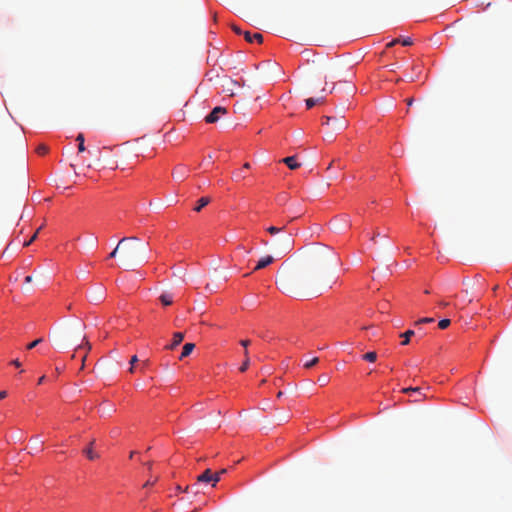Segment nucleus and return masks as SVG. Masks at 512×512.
<instances>
[{
  "label": "nucleus",
  "mask_w": 512,
  "mask_h": 512,
  "mask_svg": "<svg viewBox=\"0 0 512 512\" xmlns=\"http://www.w3.org/2000/svg\"><path fill=\"white\" fill-rule=\"evenodd\" d=\"M308 272L288 273L280 272L276 277V284L282 291L288 294L299 295L302 289L311 284Z\"/></svg>",
  "instance_id": "nucleus-1"
},
{
  "label": "nucleus",
  "mask_w": 512,
  "mask_h": 512,
  "mask_svg": "<svg viewBox=\"0 0 512 512\" xmlns=\"http://www.w3.org/2000/svg\"><path fill=\"white\" fill-rule=\"evenodd\" d=\"M122 249L124 258L127 261H137L146 258L148 246L136 237L122 238L115 249L109 254V258H115L118 251Z\"/></svg>",
  "instance_id": "nucleus-2"
},
{
  "label": "nucleus",
  "mask_w": 512,
  "mask_h": 512,
  "mask_svg": "<svg viewBox=\"0 0 512 512\" xmlns=\"http://www.w3.org/2000/svg\"><path fill=\"white\" fill-rule=\"evenodd\" d=\"M267 232L274 236L273 245L281 252V254H288L293 247L292 233L286 230V225L283 226H269Z\"/></svg>",
  "instance_id": "nucleus-3"
},
{
  "label": "nucleus",
  "mask_w": 512,
  "mask_h": 512,
  "mask_svg": "<svg viewBox=\"0 0 512 512\" xmlns=\"http://www.w3.org/2000/svg\"><path fill=\"white\" fill-rule=\"evenodd\" d=\"M334 258V253L327 246L316 245L311 247L306 254V262L310 267L323 266Z\"/></svg>",
  "instance_id": "nucleus-4"
},
{
  "label": "nucleus",
  "mask_w": 512,
  "mask_h": 512,
  "mask_svg": "<svg viewBox=\"0 0 512 512\" xmlns=\"http://www.w3.org/2000/svg\"><path fill=\"white\" fill-rule=\"evenodd\" d=\"M219 85L223 93H226L230 97L235 96L236 90L241 88L244 84L232 79L227 75L221 77L218 76Z\"/></svg>",
  "instance_id": "nucleus-5"
},
{
  "label": "nucleus",
  "mask_w": 512,
  "mask_h": 512,
  "mask_svg": "<svg viewBox=\"0 0 512 512\" xmlns=\"http://www.w3.org/2000/svg\"><path fill=\"white\" fill-rule=\"evenodd\" d=\"M84 328H85V325L81 322H78L74 328V333H75V336L79 339H81V341L83 342L82 344H79L75 351L78 352L80 351L81 349H85L86 352L84 353V355L82 356V369L84 367V362L86 360V357H87V353L91 350V344L86 340V336L85 334L83 333L84 331Z\"/></svg>",
  "instance_id": "nucleus-6"
},
{
  "label": "nucleus",
  "mask_w": 512,
  "mask_h": 512,
  "mask_svg": "<svg viewBox=\"0 0 512 512\" xmlns=\"http://www.w3.org/2000/svg\"><path fill=\"white\" fill-rule=\"evenodd\" d=\"M331 122H337V125L334 128V131L345 129L348 126V122L344 119V117H339V118L330 117V116L323 117L322 124L331 125Z\"/></svg>",
  "instance_id": "nucleus-7"
},
{
  "label": "nucleus",
  "mask_w": 512,
  "mask_h": 512,
  "mask_svg": "<svg viewBox=\"0 0 512 512\" xmlns=\"http://www.w3.org/2000/svg\"><path fill=\"white\" fill-rule=\"evenodd\" d=\"M226 113V108L217 106L205 117V121L207 123H215L219 120L220 115H224Z\"/></svg>",
  "instance_id": "nucleus-8"
},
{
  "label": "nucleus",
  "mask_w": 512,
  "mask_h": 512,
  "mask_svg": "<svg viewBox=\"0 0 512 512\" xmlns=\"http://www.w3.org/2000/svg\"><path fill=\"white\" fill-rule=\"evenodd\" d=\"M274 262V257L271 255H266L265 257H262L254 267L253 271H258L261 269L266 268L268 265L272 264Z\"/></svg>",
  "instance_id": "nucleus-9"
},
{
  "label": "nucleus",
  "mask_w": 512,
  "mask_h": 512,
  "mask_svg": "<svg viewBox=\"0 0 512 512\" xmlns=\"http://www.w3.org/2000/svg\"><path fill=\"white\" fill-rule=\"evenodd\" d=\"M184 339V334L182 332H175L173 334V340L171 344L165 346V349L172 350L177 347Z\"/></svg>",
  "instance_id": "nucleus-10"
},
{
  "label": "nucleus",
  "mask_w": 512,
  "mask_h": 512,
  "mask_svg": "<svg viewBox=\"0 0 512 512\" xmlns=\"http://www.w3.org/2000/svg\"><path fill=\"white\" fill-rule=\"evenodd\" d=\"M188 175V168L185 166H177L173 171V177L177 180H183Z\"/></svg>",
  "instance_id": "nucleus-11"
},
{
  "label": "nucleus",
  "mask_w": 512,
  "mask_h": 512,
  "mask_svg": "<svg viewBox=\"0 0 512 512\" xmlns=\"http://www.w3.org/2000/svg\"><path fill=\"white\" fill-rule=\"evenodd\" d=\"M402 392L403 393H406V394H418L419 397H417L416 399H414L415 402H419L421 401L422 399L425 398L424 395H422L421 393V388L420 387H407V388H404L402 389Z\"/></svg>",
  "instance_id": "nucleus-12"
},
{
  "label": "nucleus",
  "mask_w": 512,
  "mask_h": 512,
  "mask_svg": "<svg viewBox=\"0 0 512 512\" xmlns=\"http://www.w3.org/2000/svg\"><path fill=\"white\" fill-rule=\"evenodd\" d=\"M245 40L249 43H252L253 41H257L258 43H261L263 41V36L260 33H255L251 35L250 32L246 31L243 33Z\"/></svg>",
  "instance_id": "nucleus-13"
},
{
  "label": "nucleus",
  "mask_w": 512,
  "mask_h": 512,
  "mask_svg": "<svg viewBox=\"0 0 512 512\" xmlns=\"http://www.w3.org/2000/svg\"><path fill=\"white\" fill-rule=\"evenodd\" d=\"M281 162L285 163L292 170L300 167V164L296 161V156L286 157L282 159Z\"/></svg>",
  "instance_id": "nucleus-14"
},
{
  "label": "nucleus",
  "mask_w": 512,
  "mask_h": 512,
  "mask_svg": "<svg viewBox=\"0 0 512 512\" xmlns=\"http://www.w3.org/2000/svg\"><path fill=\"white\" fill-rule=\"evenodd\" d=\"M212 480V471L206 469L202 474L197 477L198 482L209 483Z\"/></svg>",
  "instance_id": "nucleus-15"
},
{
  "label": "nucleus",
  "mask_w": 512,
  "mask_h": 512,
  "mask_svg": "<svg viewBox=\"0 0 512 512\" xmlns=\"http://www.w3.org/2000/svg\"><path fill=\"white\" fill-rule=\"evenodd\" d=\"M194 348H195V344H193V343H186L183 346V350H182V353H181L179 359L182 360L183 358L189 356L192 353Z\"/></svg>",
  "instance_id": "nucleus-16"
},
{
  "label": "nucleus",
  "mask_w": 512,
  "mask_h": 512,
  "mask_svg": "<svg viewBox=\"0 0 512 512\" xmlns=\"http://www.w3.org/2000/svg\"><path fill=\"white\" fill-rule=\"evenodd\" d=\"M159 300L164 306H169L173 303V295L170 293H163L160 295Z\"/></svg>",
  "instance_id": "nucleus-17"
},
{
  "label": "nucleus",
  "mask_w": 512,
  "mask_h": 512,
  "mask_svg": "<svg viewBox=\"0 0 512 512\" xmlns=\"http://www.w3.org/2000/svg\"><path fill=\"white\" fill-rule=\"evenodd\" d=\"M210 202V198L208 197H202L198 200L197 205L195 206L194 210L196 212L201 211L202 208H204L206 205H208Z\"/></svg>",
  "instance_id": "nucleus-18"
},
{
  "label": "nucleus",
  "mask_w": 512,
  "mask_h": 512,
  "mask_svg": "<svg viewBox=\"0 0 512 512\" xmlns=\"http://www.w3.org/2000/svg\"><path fill=\"white\" fill-rule=\"evenodd\" d=\"M244 355H245V359H243V363H242V365L239 368L240 372H245L248 369L249 365H250V359H249V355H248V350L244 351Z\"/></svg>",
  "instance_id": "nucleus-19"
},
{
  "label": "nucleus",
  "mask_w": 512,
  "mask_h": 512,
  "mask_svg": "<svg viewBox=\"0 0 512 512\" xmlns=\"http://www.w3.org/2000/svg\"><path fill=\"white\" fill-rule=\"evenodd\" d=\"M76 141L78 142V151L84 152L86 150L85 145H84V142H85L84 135L82 133H79L76 137Z\"/></svg>",
  "instance_id": "nucleus-20"
},
{
  "label": "nucleus",
  "mask_w": 512,
  "mask_h": 512,
  "mask_svg": "<svg viewBox=\"0 0 512 512\" xmlns=\"http://www.w3.org/2000/svg\"><path fill=\"white\" fill-rule=\"evenodd\" d=\"M93 444H94V440L90 443V446H92ZM84 453L87 456V458L90 460H94L99 457L98 454L93 452L92 447H88L87 449H85Z\"/></svg>",
  "instance_id": "nucleus-21"
},
{
  "label": "nucleus",
  "mask_w": 512,
  "mask_h": 512,
  "mask_svg": "<svg viewBox=\"0 0 512 512\" xmlns=\"http://www.w3.org/2000/svg\"><path fill=\"white\" fill-rule=\"evenodd\" d=\"M323 100V98H308L305 100V103H306V107L307 109H311L312 107H314L317 103L321 102Z\"/></svg>",
  "instance_id": "nucleus-22"
},
{
  "label": "nucleus",
  "mask_w": 512,
  "mask_h": 512,
  "mask_svg": "<svg viewBox=\"0 0 512 512\" xmlns=\"http://www.w3.org/2000/svg\"><path fill=\"white\" fill-rule=\"evenodd\" d=\"M414 335L413 330H407L405 333L401 334V337H404L402 345H407L409 343L410 337Z\"/></svg>",
  "instance_id": "nucleus-23"
},
{
  "label": "nucleus",
  "mask_w": 512,
  "mask_h": 512,
  "mask_svg": "<svg viewBox=\"0 0 512 512\" xmlns=\"http://www.w3.org/2000/svg\"><path fill=\"white\" fill-rule=\"evenodd\" d=\"M363 359L369 362H375L377 359V354L376 352L373 351L367 352L366 354L363 355Z\"/></svg>",
  "instance_id": "nucleus-24"
},
{
  "label": "nucleus",
  "mask_w": 512,
  "mask_h": 512,
  "mask_svg": "<svg viewBox=\"0 0 512 512\" xmlns=\"http://www.w3.org/2000/svg\"><path fill=\"white\" fill-rule=\"evenodd\" d=\"M41 229H42V226H40V227L36 230V232L32 235V237H29V240H28V241H25L23 245H24V246H29L33 241H35V240H36V238H37V235H38V233H39V231H40Z\"/></svg>",
  "instance_id": "nucleus-25"
},
{
  "label": "nucleus",
  "mask_w": 512,
  "mask_h": 512,
  "mask_svg": "<svg viewBox=\"0 0 512 512\" xmlns=\"http://www.w3.org/2000/svg\"><path fill=\"white\" fill-rule=\"evenodd\" d=\"M319 362V358L318 357H314L313 359L307 361L304 363V367L309 369V368H312L313 366H315L317 363Z\"/></svg>",
  "instance_id": "nucleus-26"
},
{
  "label": "nucleus",
  "mask_w": 512,
  "mask_h": 512,
  "mask_svg": "<svg viewBox=\"0 0 512 512\" xmlns=\"http://www.w3.org/2000/svg\"><path fill=\"white\" fill-rule=\"evenodd\" d=\"M36 152L39 154V155H44L48 152V147L44 144H40L37 146L36 148Z\"/></svg>",
  "instance_id": "nucleus-27"
},
{
  "label": "nucleus",
  "mask_w": 512,
  "mask_h": 512,
  "mask_svg": "<svg viewBox=\"0 0 512 512\" xmlns=\"http://www.w3.org/2000/svg\"><path fill=\"white\" fill-rule=\"evenodd\" d=\"M450 323L451 321L449 319H442L439 321L438 326L440 329H446Z\"/></svg>",
  "instance_id": "nucleus-28"
},
{
  "label": "nucleus",
  "mask_w": 512,
  "mask_h": 512,
  "mask_svg": "<svg viewBox=\"0 0 512 512\" xmlns=\"http://www.w3.org/2000/svg\"><path fill=\"white\" fill-rule=\"evenodd\" d=\"M434 322V318L432 317H424V318H421L419 319L416 324H428V323H433Z\"/></svg>",
  "instance_id": "nucleus-29"
},
{
  "label": "nucleus",
  "mask_w": 512,
  "mask_h": 512,
  "mask_svg": "<svg viewBox=\"0 0 512 512\" xmlns=\"http://www.w3.org/2000/svg\"><path fill=\"white\" fill-rule=\"evenodd\" d=\"M318 382L321 384V386H325L329 382V377L323 374L319 376Z\"/></svg>",
  "instance_id": "nucleus-30"
},
{
  "label": "nucleus",
  "mask_w": 512,
  "mask_h": 512,
  "mask_svg": "<svg viewBox=\"0 0 512 512\" xmlns=\"http://www.w3.org/2000/svg\"><path fill=\"white\" fill-rule=\"evenodd\" d=\"M42 341H43V339H42V338L36 339L35 341H33V342H31V343H29V344L27 345V349L31 350V349L35 348V347H36L38 344H40Z\"/></svg>",
  "instance_id": "nucleus-31"
},
{
  "label": "nucleus",
  "mask_w": 512,
  "mask_h": 512,
  "mask_svg": "<svg viewBox=\"0 0 512 512\" xmlns=\"http://www.w3.org/2000/svg\"><path fill=\"white\" fill-rule=\"evenodd\" d=\"M138 361V357L136 355L132 356L131 359H130V364H131V367L129 369V372L133 373L134 372V364Z\"/></svg>",
  "instance_id": "nucleus-32"
},
{
  "label": "nucleus",
  "mask_w": 512,
  "mask_h": 512,
  "mask_svg": "<svg viewBox=\"0 0 512 512\" xmlns=\"http://www.w3.org/2000/svg\"><path fill=\"white\" fill-rule=\"evenodd\" d=\"M233 178L236 180V181H240L241 179H244L245 178V175H243L242 171H237L233 174Z\"/></svg>",
  "instance_id": "nucleus-33"
},
{
  "label": "nucleus",
  "mask_w": 512,
  "mask_h": 512,
  "mask_svg": "<svg viewBox=\"0 0 512 512\" xmlns=\"http://www.w3.org/2000/svg\"><path fill=\"white\" fill-rule=\"evenodd\" d=\"M220 481L219 473H212V486L214 487Z\"/></svg>",
  "instance_id": "nucleus-34"
},
{
  "label": "nucleus",
  "mask_w": 512,
  "mask_h": 512,
  "mask_svg": "<svg viewBox=\"0 0 512 512\" xmlns=\"http://www.w3.org/2000/svg\"><path fill=\"white\" fill-rule=\"evenodd\" d=\"M400 43L403 45V46H410L413 44V41L410 37L408 38H405L403 39L402 41H400Z\"/></svg>",
  "instance_id": "nucleus-35"
},
{
  "label": "nucleus",
  "mask_w": 512,
  "mask_h": 512,
  "mask_svg": "<svg viewBox=\"0 0 512 512\" xmlns=\"http://www.w3.org/2000/svg\"><path fill=\"white\" fill-rule=\"evenodd\" d=\"M232 29L234 30V32H235L236 34H243V33H244V32H242V30H241L238 26H236V25H232Z\"/></svg>",
  "instance_id": "nucleus-36"
},
{
  "label": "nucleus",
  "mask_w": 512,
  "mask_h": 512,
  "mask_svg": "<svg viewBox=\"0 0 512 512\" xmlns=\"http://www.w3.org/2000/svg\"><path fill=\"white\" fill-rule=\"evenodd\" d=\"M397 43H400V39H394V40H392L391 42H389V43L387 44V47H388V48H389V47H392V46L396 45Z\"/></svg>",
  "instance_id": "nucleus-37"
},
{
  "label": "nucleus",
  "mask_w": 512,
  "mask_h": 512,
  "mask_svg": "<svg viewBox=\"0 0 512 512\" xmlns=\"http://www.w3.org/2000/svg\"><path fill=\"white\" fill-rule=\"evenodd\" d=\"M240 344L247 350L248 345L250 344L249 340H241Z\"/></svg>",
  "instance_id": "nucleus-38"
},
{
  "label": "nucleus",
  "mask_w": 512,
  "mask_h": 512,
  "mask_svg": "<svg viewBox=\"0 0 512 512\" xmlns=\"http://www.w3.org/2000/svg\"><path fill=\"white\" fill-rule=\"evenodd\" d=\"M11 364L14 365L15 367H20L21 365L18 359L13 360Z\"/></svg>",
  "instance_id": "nucleus-39"
},
{
  "label": "nucleus",
  "mask_w": 512,
  "mask_h": 512,
  "mask_svg": "<svg viewBox=\"0 0 512 512\" xmlns=\"http://www.w3.org/2000/svg\"><path fill=\"white\" fill-rule=\"evenodd\" d=\"M379 236H381V233H379V232H375V233H374V235L371 237V240H372L373 242H375L376 237H379Z\"/></svg>",
  "instance_id": "nucleus-40"
},
{
  "label": "nucleus",
  "mask_w": 512,
  "mask_h": 512,
  "mask_svg": "<svg viewBox=\"0 0 512 512\" xmlns=\"http://www.w3.org/2000/svg\"><path fill=\"white\" fill-rule=\"evenodd\" d=\"M448 305H449V303H448V302H445V301H440V302H439V306H440V307L445 308V307H447Z\"/></svg>",
  "instance_id": "nucleus-41"
},
{
  "label": "nucleus",
  "mask_w": 512,
  "mask_h": 512,
  "mask_svg": "<svg viewBox=\"0 0 512 512\" xmlns=\"http://www.w3.org/2000/svg\"><path fill=\"white\" fill-rule=\"evenodd\" d=\"M155 482H156V479H155V480H153V481L148 480V481L144 484V487H148V486H150V485H153Z\"/></svg>",
  "instance_id": "nucleus-42"
},
{
  "label": "nucleus",
  "mask_w": 512,
  "mask_h": 512,
  "mask_svg": "<svg viewBox=\"0 0 512 512\" xmlns=\"http://www.w3.org/2000/svg\"><path fill=\"white\" fill-rule=\"evenodd\" d=\"M7 396L6 391H0V400L4 399Z\"/></svg>",
  "instance_id": "nucleus-43"
},
{
  "label": "nucleus",
  "mask_w": 512,
  "mask_h": 512,
  "mask_svg": "<svg viewBox=\"0 0 512 512\" xmlns=\"http://www.w3.org/2000/svg\"><path fill=\"white\" fill-rule=\"evenodd\" d=\"M30 282H32V276H26L25 283H30Z\"/></svg>",
  "instance_id": "nucleus-44"
},
{
  "label": "nucleus",
  "mask_w": 512,
  "mask_h": 512,
  "mask_svg": "<svg viewBox=\"0 0 512 512\" xmlns=\"http://www.w3.org/2000/svg\"><path fill=\"white\" fill-rule=\"evenodd\" d=\"M195 486H197V484H193L192 486H186L184 491L187 492L190 488L193 489Z\"/></svg>",
  "instance_id": "nucleus-45"
},
{
  "label": "nucleus",
  "mask_w": 512,
  "mask_h": 512,
  "mask_svg": "<svg viewBox=\"0 0 512 512\" xmlns=\"http://www.w3.org/2000/svg\"><path fill=\"white\" fill-rule=\"evenodd\" d=\"M45 380V376H41L38 380V384H42Z\"/></svg>",
  "instance_id": "nucleus-46"
},
{
  "label": "nucleus",
  "mask_w": 512,
  "mask_h": 512,
  "mask_svg": "<svg viewBox=\"0 0 512 512\" xmlns=\"http://www.w3.org/2000/svg\"><path fill=\"white\" fill-rule=\"evenodd\" d=\"M406 101H407V105L408 106H411L413 104V99L412 98L407 99Z\"/></svg>",
  "instance_id": "nucleus-47"
},
{
  "label": "nucleus",
  "mask_w": 512,
  "mask_h": 512,
  "mask_svg": "<svg viewBox=\"0 0 512 512\" xmlns=\"http://www.w3.org/2000/svg\"><path fill=\"white\" fill-rule=\"evenodd\" d=\"M227 472L226 469H221L218 473H219V477L223 474H225Z\"/></svg>",
  "instance_id": "nucleus-48"
},
{
  "label": "nucleus",
  "mask_w": 512,
  "mask_h": 512,
  "mask_svg": "<svg viewBox=\"0 0 512 512\" xmlns=\"http://www.w3.org/2000/svg\"><path fill=\"white\" fill-rule=\"evenodd\" d=\"M243 168H244V169H249V168H250V164H249V163H245V164L243 165Z\"/></svg>",
  "instance_id": "nucleus-49"
},
{
  "label": "nucleus",
  "mask_w": 512,
  "mask_h": 512,
  "mask_svg": "<svg viewBox=\"0 0 512 512\" xmlns=\"http://www.w3.org/2000/svg\"><path fill=\"white\" fill-rule=\"evenodd\" d=\"M337 122H331L332 130L334 131V128L336 127Z\"/></svg>",
  "instance_id": "nucleus-50"
},
{
  "label": "nucleus",
  "mask_w": 512,
  "mask_h": 512,
  "mask_svg": "<svg viewBox=\"0 0 512 512\" xmlns=\"http://www.w3.org/2000/svg\"><path fill=\"white\" fill-rule=\"evenodd\" d=\"M283 396V392L282 391H279L278 394H277V397L278 398H281Z\"/></svg>",
  "instance_id": "nucleus-51"
},
{
  "label": "nucleus",
  "mask_w": 512,
  "mask_h": 512,
  "mask_svg": "<svg viewBox=\"0 0 512 512\" xmlns=\"http://www.w3.org/2000/svg\"><path fill=\"white\" fill-rule=\"evenodd\" d=\"M146 465H147V467H148L149 469H151V467H152V463H151V462L146 463Z\"/></svg>",
  "instance_id": "nucleus-52"
},
{
  "label": "nucleus",
  "mask_w": 512,
  "mask_h": 512,
  "mask_svg": "<svg viewBox=\"0 0 512 512\" xmlns=\"http://www.w3.org/2000/svg\"><path fill=\"white\" fill-rule=\"evenodd\" d=\"M396 68H399V67L396 66V65H392V69L391 70L394 71Z\"/></svg>",
  "instance_id": "nucleus-53"
},
{
  "label": "nucleus",
  "mask_w": 512,
  "mask_h": 512,
  "mask_svg": "<svg viewBox=\"0 0 512 512\" xmlns=\"http://www.w3.org/2000/svg\"><path fill=\"white\" fill-rule=\"evenodd\" d=\"M262 243L267 246L268 245V242L267 241H262Z\"/></svg>",
  "instance_id": "nucleus-54"
},
{
  "label": "nucleus",
  "mask_w": 512,
  "mask_h": 512,
  "mask_svg": "<svg viewBox=\"0 0 512 512\" xmlns=\"http://www.w3.org/2000/svg\"><path fill=\"white\" fill-rule=\"evenodd\" d=\"M134 454H135V452H131L130 458H132Z\"/></svg>",
  "instance_id": "nucleus-55"
}]
</instances>
